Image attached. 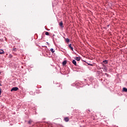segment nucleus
<instances>
[{
  "label": "nucleus",
  "instance_id": "19",
  "mask_svg": "<svg viewBox=\"0 0 127 127\" xmlns=\"http://www.w3.org/2000/svg\"><path fill=\"white\" fill-rule=\"evenodd\" d=\"M0 86H1V84H0Z\"/></svg>",
  "mask_w": 127,
  "mask_h": 127
},
{
  "label": "nucleus",
  "instance_id": "11",
  "mask_svg": "<svg viewBox=\"0 0 127 127\" xmlns=\"http://www.w3.org/2000/svg\"><path fill=\"white\" fill-rule=\"evenodd\" d=\"M65 41L68 43V42H70V40H69V39L67 38L65 39Z\"/></svg>",
  "mask_w": 127,
  "mask_h": 127
},
{
  "label": "nucleus",
  "instance_id": "14",
  "mask_svg": "<svg viewBox=\"0 0 127 127\" xmlns=\"http://www.w3.org/2000/svg\"><path fill=\"white\" fill-rule=\"evenodd\" d=\"M13 51H16V48H13Z\"/></svg>",
  "mask_w": 127,
  "mask_h": 127
},
{
  "label": "nucleus",
  "instance_id": "3",
  "mask_svg": "<svg viewBox=\"0 0 127 127\" xmlns=\"http://www.w3.org/2000/svg\"><path fill=\"white\" fill-rule=\"evenodd\" d=\"M64 121H65L66 122H69V118H68V117L64 118Z\"/></svg>",
  "mask_w": 127,
  "mask_h": 127
},
{
  "label": "nucleus",
  "instance_id": "15",
  "mask_svg": "<svg viewBox=\"0 0 127 127\" xmlns=\"http://www.w3.org/2000/svg\"><path fill=\"white\" fill-rule=\"evenodd\" d=\"M0 95H1V88H0Z\"/></svg>",
  "mask_w": 127,
  "mask_h": 127
},
{
  "label": "nucleus",
  "instance_id": "1",
  "mask_svg": "<svg viewBox=\"0 0 127 127\" xmlns=\"http://www.w3.org/2000/svg\"><path fill=\"white\" fill-rule=\"evenodd\" d=\"M18 90V87H13L11 89V92H12V91H17Z\"/></svg>",
  "mask_w": 127,
  "mask_h": 127
},
{
  "label": "nucleus",
  "instance_id": "10",
  "mask_svg": "<svg viewBox=\"0 0 127 127\" xmlns=\"http://www.w3.org/2000/svg\"><path fill=\"white\" fill-rule=\"evenodd\" d=\"M3 52H4L3 50H0V54H3Z\"/></svg>",
  "mask_w": 127,
  "mask_h": 127
},
{
  "label": "nucleus",
  "instance_id": "6",
  "mask_svg": "<svg viewBox=\"0 0 127 127\" xmlns=\"http://www.w3.org/2000/svg\"><path fill=\"white\" fill-rule=\"evenodd\" d=\"M59 25H60L61 27H63V22L61 21V22L59 23Z\"/></svg>",
  "mask_w": 127,
  "mask_h": 127
},
{
  "label": "nucleus",
  "instance_id": "13",
  "mask_svg": "<svg viewBox=\"0 0 127 127\" xmlns=\"http://www.w3.org/2000/svg\"><path fill=\"white\" fill-rule=\"evenodd\" d=\"M45 35H49V32H45Z\"/></svg>",
  "mask_w": 127,
  "mask_h": 127
},
{
  "label": "nucleus",
  "instance_id": "5",
  "mask_svg": "<svg viewBox=\"0 0 127 127\" xmlns=\"http://www.w3.org/2000/svg\"><path fill=\"white\" fill-rule=\"evenodd\" d=\"M68 47H69V48L71 49V50H72V51H73V47H72V46H71V44H70L68 45Z\"/></svg>",
  "mask_w": 127,
  "mask_h": 127
},
{
  "label": "nucleus",
  "instance_id": "17",
  "mask_svg": "<svg viewBox=\"0 0 127 127\" xmlns=\"http://www.w3.org/2000/svg\"><path fill=\"white\" fill-rule=\"evenodd\" d=\"M105 75H106V76H107V77L109 76V74H108L107 73H105Z\"/></svg>",
  "mask_w": 127,
  "mask_h": 127
},
{
  "label": "nucleus",
  "instance_id": "16",
  "mask_svg": "<svg viewBox=\"0 0 127 127\" xmlns=\"http://www.w3.org/2000/svg\"><path fill=\"white\" fill-rule=\"evenodd\" d=\"M88 65H89V66H93V64H88Z\"/></svg>",
  "mask_w": 127,
  "mask_h": 127
},
{
  "label": "nucleus",
  "instance_id": "8",
  "mask_svg": "<svg viewBox=\"0 0 127 127\" xmlns=\"http://www.w3.org/2000/svg\"><path fill=\"white\" fill-rule=\"evenodd\" d=\"M50 51L52 52V53H54V52H55V51L54 50V49L52 48L50 49Z\"/></svg>",
  "mask_w": 127,
  "mask_h": 127
},
{
  "label": "nucleus",
  "instance_id": "2",
  "mask_svg": "<svg viewBox=\"0 0 127 127\" xmlns=\"http://www.w3.org/2000/svg\"><path fill=\"white\" fill-rule=\"evenodd\" d=\"M72 64L75 65V66H77V63L76 62V60H73L72 61Z\"/></svg>",
  "mask_w": 127,
  "mask_h": 127
},
{
  "label": "nucleus",
  "instance_id": "4",
  "mask_svg": "<svg viewBox=\"0 0 127 127\" xmlns=\"http://www.w3.org/2000/svg\"><path fill=\"white\" fill-rule=\"evenodd\" d=\"M65 64H67V61H64L63 62V66H65Z\"/></svg>",
  "mask_w": 127,
  "mask_h": 127
},
{
  "label": "nucleus",
  "instance_id": "7",
  "mask_svg": "<svg viewBox=\"0 0 127 127\" xmlns=\"http://www.w3.org/2000/svg\"><path fill=\"white\" fill-rule=\"evenodd\" d=\"M123 92H127V88H125V87H124V88H123Z\"/></svg>",
  "mask_w": 127,
  "mask_h": 127
},
{
  "label": "nucleus",
  "instance_id": "12",
  "mask_svg": "<svg viewBox=\"0 0 127 127\" xmlns=\"http://www.w3.org/2000/svg\"><path fill=\"white\" fill-rule=\"evenodd\" d=\"M103 62L105 64H108V61L107 60L104 61Z\"/></svg>",
  "mask_w": 127,
  "mask_h": 127
},
{
  "label": "nucleus",
  "instance_id": "18",
  "mask_svg": "<svg viewBox=\"0 0 127 127\" xmlns=\"http://www.w3.org/2000/svg\"><path fill=\"white\" fill-rule=\"evenodd\" d=\"M28 124H31V121H29L28 122Z\"/></svg>",
  "mask_w": 127,
  "mask_h": 127
},
{
  "label": "nucleus",
  "instance_id": "9",
  "mask_svg": "<svg viewBox=\"0 0 127 127\" xmlns=\"http://www.w3.org/2000/svg\"><path fill=\"white\" fill-rule=\"evenodd\" d=\"M75 59L77 60V61H80L81 60V58L79 57H76Z\"/></svg>",
  "mask_w": 127,
  "mask_h": 127
}]
</instances>
